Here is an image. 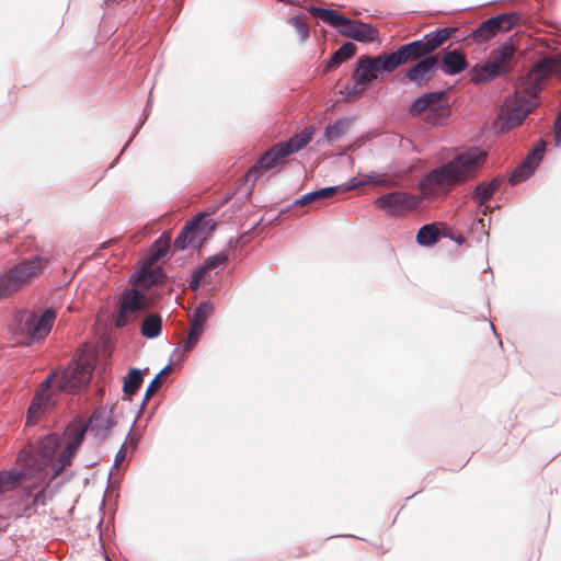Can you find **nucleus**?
<instances>
[{"instance_id": "f257e3e1", "label": "nucleus", "mask_w": 561, "mask_h": 561, "mask_svg": "<svg viewBox=\"0 0 561 561\" xmlns=\"http://www.w3.org/2000/svg\"><path fill=\"white\" fill-rule=\"evenodd\" d=\"M551 76L561 77V56H550L538 61L524 79L522 88L505 100L500 115L504 128H514L525 121L536 107V99L545 81Z\"/></svg>"}, {"instance_id": "f03ea898", "label": "nucleus", "mask_w": 561, "mask_h": 561, "mask_svg": "<svg viewBox=\"0 0 561 561\" xmlns=\"http://www.w3.org/2000/svg\"><path fill=\"white\" fill-rule=\"evenodd\" d=\"M94 366L89 355L72 359L60 375L53 371L39 385L27 410L26 425L36 424L39 414L47 410L53 400V385L60 392L75 393L84 388L92 378Z\"/></svg>"}, {"instance_id": "7ed1b4c3", "label": "nucleus", "mask_w": 561, "mask_h": 561, "mask_svg": "<svg viewBox=\"0 0 561 561\" xmlns=\"http://www.w3.org/2000/svg\"><path fill=\"white\" fill-rule=\"evenodd\" d=\"M484 160L485 152L480 148L458 153L447 163L432 170L420 182L422 195L428 199L446 196L455 186L473 178Z\"/></svg>"}, {"instance_id": "20e7f679", "label": "nucleus", "mask_w": 561, "mask_h": 561, "mask_svg": "<svg viewBox=\"0 0 561 561\" xmlns=\"http://www.w3.org/2000/svg\"><path fill=\"white\" fill-rule=\"evenodd\" d=\"M114 425L113 410L106 408L95 409L87 424L75 422L68 425L65 433L67 445L56 463L57 469L55 474H60L66 467L71 465L88 430L96 437L105 438Z\"/></svg>"}, {"instance_id": "39448f33", "label": "nucleus", "mask_w": 561, "mask_h": 561, "mask_svg": "<svg viewBox=\"0 0 561 561\" xmlns=\"http://www.w3.org/2000/svg\"><path fill=\"white\" fill-rule=\"evenodd\" d=\"M516 48L512 42H505L493 49L483 64L471 69V80L476 84L485 83L510 72L515 64Z\"/></svg>"}, {"instance_id": "423d86ee", "label": "nucleus", "mask_w": 561, "mask_h": 561, "mask_svg": "<svg viewBox=\"0 0 561 561\" xmlns=\"http://www.w3.org/2000/svg\"><path fill=\"white\" fill-rule=\"evenodd\" d=\"M56 320V312L46 309L41 314L21 312L15 318L13 333L21 337L20 342L32 343L45 339Z\"/></svg>"}, {"instance_id": "0eeeda50", "label": "nucleus", "mask_w": 561, "mask_h": 561, "mask_svg": "<svg viewBox=\"0 0 561 561\" xmlns=\"http://www.w3.org/2000/svg\"><path fill=\"white\" fill-rule=\"evenodd\" d=\"M45 266L39 256L24 260L0 276V299L10 296L35 279Z\"/></svg>"}, {"instance_id": "6e6552de", "label": "nucleus", "mask_w": 561, "mask_h": 561, "mask_svg": "<svg viewBox=\"0 0 561 561\" xmlns=\"http://www.w3.org/2000/svg\"><path fill=\"white\" fill-rule=\"evenodd\" d=\"M149 307L147 294L138 287L125 289L117 302V312L115 317L116 328H124L138 319L140 312Z\"/></svg>"}, {"instance_id": "1a4fd4ad", "label": "nucleus", "mask_w": 561, "mask_h": 561, "mask_svg": "<svg viewBox=\"0 0 561 561\" xmlns=\"http://www.w3.org/2000/svg\"><path fill=\"white\" fill-rule=\"evenodd\" d=\"M445 92H430L421 95L410 106V113L414 116L424 113V119L431 125L446 123L450 110L443 104Z\"/></svg>"}, {"instance_id": "9d476101", "label": "nucleus", "mask_w": 561, "mask_h": 561, "mask_svg": "<svg viewBox=\"0 0 561 561\" xmlns=\"http://www.w3.org/2000/svg\"><path fill=\"white\" fill-rule=\"evenodd\" d=\"M421 202L422 198L415 194L394 191L379 196L375 205L391 217H402L416 209Z\"/></svg>"}, {"instance_id": "9b49d317", "label": "nucleus", "mask_w": 561, "mask_h": 561, "mask_svg": "<svg viewBox=\"0 0 561 561\" xmlns=\"http://www.w3.org/2000/svg\"><path fill=\"white\" fill-rule=\"evenodd\" d=\"M389 54L378 56H363L358 58L353 71V80L356 85H367L378 78L379 72H393L397 66H389Z\"/></svg>"}, {"instance_id": "f8f14e48", "label": "nucleus", "mask_w": 561, "mask_h": 561, "mask_svg": "<svg viewBox=\"0 0 561 561\" xmlns=\"http://www.w3.org/2000/svg\"><path fill=\"white\" fill-rule=\"evenodd\" d=\"M211 220L207 219L205 215H198L193 220L188 221L181 233L175 238L174 245L176 249L184 250L187 247H195L196 243L204 237L206 229L210 226Z\"/></svg>"}, {"instance_id": "ddd939ff", "label": "nucleus", "mask_w": 561, "mask_h": 561, "mask_svg": "<svg viewBox=\"0 0 561 561\" xmlns=\"http://www.w3.org/2000/svg\"><path fill=\"white\" fill-rule=\"evenodd\" d=\"M432 56L424 38L410 42L389 54V66H400Z\"/></svg>"}, {"instance_id": "4468645a", "label": "nucleus", "mask_w": 561, "mask_h": 561, "mask_svg": "<svg viewBox=\"0 0 561 561\" xmlns=\"http://www.w3.org/2000/svg\"><path fill=\"white\" fill-rule=\"evenodd\" d=\"M439 68L438 55L425 57L416 61L405 71V78L416 87H425L433 80Z\"/></svg>"}, {"instance_id": "2eb2a0df", "label": "nucleus", "mask_w": 561, "mask_h": 561, "mask_svg": "<svg viewBox=\"0 0 561 561\" xmlns=\"http://www.w3.org/2000/svg\"><path fill=\"white\" fill-rule=\"evenodd\" d=\"M546 149V142L540 140L533 151L527 156L520 165H518L511 175V183L517 184L528 179L541 161Z\"/></svg>"}, {"instance_id": "dca6fc26", "label": "nucleus", "mask_w": 561, "mask_h": 561, "mask_svg": "<svg viewBox=\"0 0 561 561\" xmlns=\"http://www.w3.org/2000/svg\"><path fill=\"white\" fill-rule=\"evenodd\" d=\"M285 154L279 142L270 148L248 172V180H256L263 171L271 170L284 163Z\"/></svg>"}, {"instance_id": "f3484780", "label": "nucleus", "mask_w": 561, "mask_h": 561, "mask_svg": "<svg viewBox=\"0 0 561 561\" xmlns=\"http://www.w3.org/2000/svg\"><path fill=\"white\" fill-rule=\"evenodd\" d=\"M339 32L346 37L363 43L374 42L378 37V31L371 25L350 19L348 22H344Z\"/></svg>"}, {"instance_id": "a211bd4d", "label": "nucleus", "mask_w": 561, "mask_h": 561, "mask_svg": "<svg viewBox=\"0 0 561 561\" xmlns=\"http://www.w3.org/2000/svg\"><path fill=\"white\" fill-rule=\"evenodd\" d=\"M165 275L161 267H142L137 275L133 276V286L147 291L152 285L163 283Z\"/></svg>"}, {"instance_id": "6ab92c4d", "label": "nucleus", "mask_w": 561, "mask_h": 561, "mask_svg": "<svg viewBox=\"0 0 561 561\" xmlns=\"http://www.w3.org/2000/svg\"><path fill=\"white\" fill-rule=\"evenodd\" d=\"M468 66L466 57L457 49L447 51L442 58V70L448 76H455L463 71Z\"/></svg>"}, {"instance_id": "aec40b11", "label": "nucleus", "mask_w": 561, "mask_h": 561, "mask_svg": "<svg viewBox=\"0 0 561 561\" xmlns=\"http://www.w3.org/2000/svg\"><path fill=\"white\" fill-rule=\"evenodd\" d=\"M345 185L329 186L318 191L304 194L295 202V205L305 206L309 204L324 205V201L331 198L337 192H344Z\"/></svg>"}, {"instance_id": "412c9836", "label": "nucleus", "mask_w": 561, "mask_h": 561, "mask_svg": "<svg viewBox=\"0 0 561 561\" xmlns=\"http://www.w3.org/2000/svg\"><path fill=\"white\" fill-rule=\"evenodd\" d=\"M367 184L389 187L394 185V181L388 179L385 174L370 173L360 179L356 176L353 178L350 183L343 187V191H351Z\"/></svg>"}, {"instance_id": "4be33fe9", "label": "nucleus", "mask_w": 561, "mask_h": 561, "mask_svg": "<svg viewBox=\"0 0 561 561\" xmlns=\"http://www.w3.org/2000/svg\"><path fill=\"white\" fill-rule=\"evenodd\" d=\"M500 181L494 179L490 183H480L473 191V199L477 204L482 207L484 206L483 214L486 215L488 206L485 203L494 195V193L499 190Z\"/></svg>"}, {"instance_id": "5701e85b", "label": "nucleus", "mask_w": 561, "mask_h": 561, "mask_svg": "<svg viewBox=\"0 0 561 561\" xmlns=\"http://www.w3.org/2000/svg\"><path fill=\"white\" fill-rule=\"evenodd\" d=\"M519 16L517 13H503L491 19H488L489 26L492 27V32L496 36L499 33L508 32L517 23Z\"/></svg>"}, {"instance_id": "b1692460", "label": "nucleus", "mask_w": 561, "mask_h": 561, "mask_svg": "<svg viewBox=\"0 0 561 561\" xmlns=\"http://www.w3.org/2000/svg\"><path fill=\"white\" fill-rule=\"evenodd\" d=\"M309 11L313 16L321 19L333 27H339V30L343 27L344 22H348V18L332 9L311 7Z\"/></svg>"}, {"instance_id": "393cba45", "label": "nucleus", "mask_w": 561, "mask_h": 561, "mask_svg": "<svg viewBox=\"0 0 561 561\" xmlns=\"http://www.w3.org/2000/svg\"><path fill=\"white\" fill-rule=\"evenodd\" d=\"M311 137L312 130L306 128L300 134L293 136L288 141L279 142V145L283 148L285 154L288 157L289 154L305 148L311 140Z\"/></svg>"}, {"instance_id": "a878e982", "label": "nucleus", "mask_w": 561, "mask_h": 561, "mask_svg": "<svg viewBox=\"0 0 561 561\" xmlns=\"http://www.w3.org/2000/svg\"><path fill=\"white\" fill-rule=\"evenodd\" d=\"M162 318L158 313L146 316L140 325L141 334L147 339H154L161 334Z\"/></svg>"}, {"instance_id": "bb28decb", "label": "nucleus", "mask_w": 561, "mask_h": 561, "mask_svg": "<svg viewBox=\"0 0 561 561\" xmlns=\"http://www.w3.org/2000/svg\"><path fill=\"white\" fill-rule=\"evenodd\" d=\"M356 46L348 42L343 44L327 62L325 71L336 69L342 62L346 61L355 55Z\"/></svg>"}, {"instance_id": "cd10ccee", "label": "nucleus", "mask_w": 561, "mask_h": 561, "mask_svg": "<svg viewBox=\"0 0 561 561\" xmlns=\"http://www.w3.org/2000/svg\"><path fill=\"white\" fill-rule=\"evenodd\" d=\"M455 31L456 28L454 27H445L426 34L423 38L426 42L430 53L432 54L442 46L455 33Z\"/></svg>"}, {"instance_id": "c85d7f7f", "label": "nucleus", "mask_w": 561, "mask_h": 561, "mask_svg": "<svg viewBox=\"0 0 561 561\" xmlns=\"http://www.w3.org/2000/svg\"><path fill=\"white\" fill-rule=\"evenodd\" d=\"M438 238L439 230L434 224L421 227L416 234L417 243L424 247H428L436 243Z\"/></svg>"}, {"instance_id": "c756f323", "label": "nucleus", "mask_w": 561, "mask_h": 561, "mask_svg": "<svg viewBox=\"0 0 561 561\" xmlns=\"http://www.w3.org/2000/svg\"><path fill=\"white\" fill-rule=\"evenodd\" d=\"M142 373L137 368L129 369L127 376L124 379L123 391L127 396H133L139 389L142 382Z\"/></svg>"}, {"instance_id": "7c9ffc66", "label": "nucleus", "mask_w": 561, "mask_h": 561, "mask_svg": "<svg viewBox=\"0 0 561 561\" xmlns=\"http://www.w3.org/2000/svg\"><path fill=\"white\" fill-rule=\"evenodd\" d=\"M351 121L347 118L339 119L325 128L324 136L329 141L340 139L350 128Z\"/></svg>"}, {"instance_id": "2f4dec72", "label": "nucleus", "mask_w": 561, "mask_h": 561, "mask_svg": "<svg viewBox=\"0 0 561 561\" xmlns=\"http://www.w3.org/2000/svg\"><path fill=\"white\" fill-rule=\"evenodd\" d=\"M494 36V32H492V27L489 26L488 21L482 22L480 26L471 33V38L477 44L485 43Z\"/></svg>"}, {"instance_id": "473e14b6", "label": "nucleus", "mask_w": 561, "mask_h": 561, "mask_svg": "<svg viewBox=\"0 0 561 561\" xmlns=\"http://www.w3.org/2000/svg\"><path fill=\"white\" fill-rule=\"evenodd\" d=\"M227 260H228V256L226 254L218 253V254H215L213 256H209L205 261L203 266H201V268H204V272L206 273L209 270L224 266L226 264Z\"/></svg>"}, {"instance_id": "72a5a7b5", "label": "nucleus", "mask_w": 561, "mask_h": 561, "mask_svg": "<svg viewBox=\"0 0 561 561\" xmlns=\"http://www.w3.org/2000/svg\"><path fill=\"white\" fill-rule=\"evenodd\" d=\"M213 312V305L208 301L202 302L193 314V320L205 323Z\"/></svg>"}, {"instance_id": "f704fd0d", "label": "nucleus", "mask_w": 561, "mask_h": 561, "mask_svg": "<svg viewBox=\"0 0 561 561\" xmlns=\"http://www.w3.org/2000/svg\"><path fill=\"white\" fill-rule=\"evenodd\" d=\"M289 23L296 28L301 41H306L309 37V26L300 16L291 18Z\"/></svg>"}, {"instance_id": "c9c22d12", "label": "nucleus", "mask_w": 561, "mask_h": 561, "mask_svg": "<svg viewBox=\"0 0 561 561\" xmlns=\"http://www.w3.org/2000/svg\"><path fill=\"white\" fill-rule=\"evenodd\" d=\"M205 274L206 273L204 272V268L199 267L195 270L192 275V279L190 280L188 287L194 291L197 290L201 286L202 280L205 277Z\"/></svg>"}, {"instance_id": "e433bc0d", "label": "nucleus", "mask_w": 561, "mask_h": 561, "mask_svg": "<svg viewBox=\"0 0 561 561\" xmlns=\"http://www.w3.org/2000/svg\"><path fill=\"white\" fill-rule=\"evenodd\" d=\"M161 387V374H158L147 388L145 400H148Z\"/></svg>"}, {"instance_id": "4c0bfd02", "label": "nucleus", "mask_w": 561, "mask_h": 561, "mask_svg": "<svg viewBox=\"0 0 561 561\" xmlns=\"http://www.w3.org/2000/svg\"><path fill=\"white\" fill-rule=\"evenodd\" d=\"M204 327L205 323L192 319L190 324V332L194 333V335L201 336L204 332Z\"/></svg>"}, {"instance_id": "58836bf2", "label": "nucleus", "mask_w": 561, "mask_h": 561, "mask_svg": "<svg viewBox=\"0 0 561 561\" xmlns=\"http://www.w3.org/2000/svg\"><path fill=\"white\" fill-rule=\"evenodd\" d=\"M125 458H126V449L124 446H122L115 456L113 468L117 469L121 466V463L124 461Z\"/></svg>"}, {"instance_id": "ea45409f", "label": "nucleus", "mask_w": 561, "mask_h": 561, "mask_svg": "<svg viewBox=\"0 0 561 561\" xmlns=\"http://www.w3.org/2000/svg\"><path fill=\"white\" fill-rule=\"evenodd\" d=\"M168 249V245H165L163 249H159L157 251H154L153 253H151V261H157L159 259H161L164 253H165V250Z\"/></svg>"}, {"instance_id": "a19ab883", "label": "nucleus", "mask_w": 561, "mask_h": 561, "mask_svg": "<svg viewBox=\"0 0 561 561\" xmlns=\"http://www.w3.org/2000/svg\"><path fill=\"white\" fill-rule=\"evenodd\" d=\"M196 344H197V343H195L194 341L188 340V339L186 337V340L183 342V348H184V352H185V353H188L190 351H192V350L195 347V345H196Z\"/></svg>"}, {"instance_id": "79ce46f5", "label": "nucleus", "mask_w": 561, "mask_h": 561, "mask_svg": "<svg viewBox=\"0 0 561 561\" xmlns=\"http://www.w3.org/2000/svg\"><path fill=\"white\" fill-rule=\"evenodd\" d=\"M556 144L561 146V125L554 124Z\"/></svg>"}, {"instance_id": "37998d69", "label": "nucleus", "mask_w": 561, "mask_h": 561, "mask_svg": "<svg viewBox=\"0 0 561 561\" xmlns=\"http://www.w3.org/2000/svg\"><path fill=\"white\" fill-rule=\"evenodd\" d=\"M187 339H188V340L194 341L195 343H197V342H198V340H199V335H194V333H192V332H190V331H188V336H187Z\"/></svg>"}, {"instance_id": "c03bdc74", "label": "nucleus", "mask_w": 561, "mask_h": 561, "mask_svg": "<svg viewBox=\"0 0 561 561\" xmlns=\"http://www.w3.org/2000/svg\"><path fill=\"white\" fill-rule=\"evenodd\" d=\"M170 370H171L170 366H167L159 374H161V377H162L164 374L169 373Z\"/></svg>"}, {"instance_id": "a18cd8bd", "label": "nucleus", "mask_w": 561, "mask_h": 561, "mask_svg": "<svg viewBox=\"0 0 561 561\" xmlns=\"http://www.w3.org/2000/svg\"><path fill=\"white\" fill-rule=\"evenodd\" d=\"M556 124L561 125V112L558 114V117L556 119Z\"/></svg>"}, {"instance_id": "49530a36", "label": "nucleus", "mask_w": 561, "mask_h": 561, "mask_svg": "<svg viewBox=\"0 0 561 561\" xmlns=\"http://www.w3.org/2000/svg\"><path fill=\"white\" fill-rule=\"evenodd\" d=\"M140 129V126H137V128L135 129V133H138Z\"/></svg>"}, {"instance_id": "de8ad7c7", "label": "nucleus", "mask_w": 561, "mask_h": 561, "mask_svg": "<svg viewBox=\"0 0 561 561\" xmlns=\"http://www.w3.org/2000/svg\"><path fill=\"white\" fill-rule=\"evenodd\" d=\"M140 129V126H137V128L135 129V133H138Z\"/></svg>"}, {"instance_id": "09e8293b", "label": "nucleus", "mask_w": 561, "mask_h": 561, "mask_svg": "<svg viewBox=\"0 0 561 561\" xmlns=\"http://www.w3.org/2000/svg\"><path fill=\"white\" fill-rule=\"evenodd\" d=\"M140 129V126H137V128L135 129V133H138Z\"/></svg>"}, {"instance_id": "8fccbe9b", "label": "nucleus", "mask_w": 561, "mask_h": 561, "mask_svg": "<svg viewBox=\"0 0 561 561\" xmlns=\"http://www.w3.org/2000/svg\"><path fill=\"white\" fill-rule=\"evenodd\" d=\"M133 137H134V135H133L130 138H128V141H131ZM128 144H129V142H127L126 145H128Z\"/></svg>"}]
</instances>
